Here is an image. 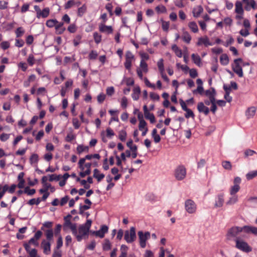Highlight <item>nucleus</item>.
Segmentation results:
<instances>
[{
    "label": "nucleus",
    "mask_w": 257,
    "mask_h": 257,
    "mask_svg": "<svg viewBox=\"0 0 257 257\" xmlns=\"http://www.w3.org/2000/svg\"><path fill=\"white\" fill-rule=\"evenodd\" d=\"M48 177L49 181L52 182L53 181H58L61 178V175L56 174H51L49 175Z\"/></svg>",
    "instance_id": "obj_57"
},
{
    "label": "nucleus",
    "mask_w": 257,
    "mask_h": 257,
    "mask_svg": "<svg viewBox=\"0 0 257 257\" xmlns=\"http://www.w3.org/2000/svg\"><path fill=\"white\" fill-rule=\"evenodd\" d=\"M84 202L86 205L80 206V214H82L83 210H87L90 208V206L92 204L91 201L88 199H86L84 200Z\"/></svg>",
    "instance_id": "obj_28"
},
{
    "label": "nucleus",
    "mask_w": 257,
    "mask_h": 257,
    "mask_svg": "<svg viewBox=\"0 0 257 257\" xmlns=\"http://www.w3.org/2000/svg\"><path fill=\"white\" fill-rule=\"evenodd\" d=\"M42 247L43 249V252L45 254H49L51 252V244L48 241L43 240L41 243Z\"/></svg>",
    "instance_id": "obj_17"
},
{
    "label": "nucleus",
    "mask_w": 257,
    "mask_h": 257,
    "mask_svg": "<svg viewBox=\"0 0 257 257\" xmlns=\"http://www.w3.org/2000/svg\"><path fill=\"white\" fill-rule=\"evenodd\" d=\"M50 14V9L49 8H45L40 11V12L36 15L38 19L46 18L49 16Z\"/></svg>",
    "instance_id": "obj_20"
},
{
    "label": "nucleus",
    "mask_w": 257,
    "mask_h": 257,
    "mask_svg": "<svg viewBox=\"0 0 257 257\" xmlns=\"http://www.w3.org/2000/svg\"><path fill=\"white\" fill-rule=\"evenodd\" d=\"M93 38L96 44L99 43L101 41V35L99 34L97 32H94L93 33Z\"/></svg>",
    "instance_id": "obj_59"
},
{
    "label": "nucleus",
    "mask_w": 257,
    "mask_h": 257,
    "mask_svg": "<svg viewBox=\"0 0 257 257\" xmlns=\"http://www.w3.org/2000/svg\"><path fill=\"white\" fill-rule=\"evenodd\" d=\"M235 12L236 14H243L244 11L242 8V4L241 2L237 1L235 4Z\"/></svg>",
    "instance_id": "obj_30"
},
{
    "label": "nucleus",
    "mask_w": 257,
    "mask_h": 257,
    "mask_svg": "<svg viewBox=\"0 0 257 257\" xmlns=\"http://www.w3.org/2000/svg\"><path fill=\"white\" fill-rule=\"evenodd\" d=\"M86 11V6L83 5L78 9L77 14L79 17H82Z\"/></svg>",
    "instance_id": "obj_52"
},
{
    "label": "nucleus",
    "mask_w": 257,
    "mask_h": 257,
    "mask_svg": "<svg viewBox=\"0 0 257 257\" xmlns=\"http://www.w3.org/2000/svg\"><path fill=\"white\" fill-rule=\"evenodd\" d=\"M15 33L17 38H19L23 35L25 30L22 27H19L16 29Z\"/></svg>",
    "instance_id": "obj_51"
},
{
    "label": "nucleus",
    "mask_w": 257,
    "mask_h": 257,
    "mask_svg": "<svg viewBox=\"0 0 257 257\" xmlns=\"http://www.w3.org/2000/svg\"><path fill=\"white\" fill-rule=\"evenodd\" d=\"M93 158H95L97 160H99L100 158V156L98 154H95L93 155L91 154V155H87L85 156V157L82 158V159H85V160H90Z\"/></svg>",
    "instance_id": "obj_46"
},
{
    "label": "nucleus",
    "mask_w": 257,
    "mask_h": 257,
    "mask_svg": "<svg viewBox=\"0 0 257 257\" xmlns=\"http://www.w3.org/2000/svg\"><path fill=\"white\" fill-rule=\"evenodd\" d=\"M192 59L193 62L198 66L200 67L202 65L201 59L198 54H192L191 55Z\"/></svg>",
    "instance_id": "obj_29"
},
{
    "label": "nucleus",
    "mask_w": 257,
    "mask_h": 257,
    "mask_svg": "<svg viewBox=\"0 0 257 257\" xmlns=\"http://www.w3.org/2000/svg\"><path fill=\"white\" fill-rule=\"evenodd\" d=\"M243 230L246 233L251 232L254 235H257V227H256L246 225V226H243Z\"/></svg>",
    "instance_id": "obj_25"
},
{
    "label": "nucleus",
    "mask_w": 257,
    "mask_h": 257,
    "mask_svg": "<svg viewBox=\"0 0 257 257\" xmlns=\"http://www.w3.org/2000/svg\"><path fill=\"white\" fill-rule=\"evenodd\" d=\"M77 153L79 154L82 153L83 152H88L89 151V147L88 146H84L82 145H79L76 148Z\"/></svg>",
    "instance_id": "obj_34"
},
{
    "label": "nucleus",
    "mask_w": 257,
    "mask_h": 257,
    "mask_svg": "<svg viewBox=\"0 0 257 257\" xmlns=\"http://www.w3.org/2000/svg\"><path fill=\"white\" fill-rule=\"evenodd\" d=\"M224 195L223 193L218 194L216 196L214 203L215 207H221L223 206L224 203Z\"/></svg>",
    "instance_id": "obj_16"
},
{
    "label": "nucleus",
    "mask_w": 257,
    "mask_h": 257,
    "mask_svg": "<svg viewBox=\"0 0 257 257\" xmlns=\"http://www.w3.org/2000/svg\"><path fill=\"white\" fill-rule=\"evenodd\" d=\"M185 209L187 212L189 214H194L197 210V205L196 203L191 199H187L185 201Z\"/></svg>",
    "instance_id": "obj_7"
},
{
    "label": "nucleus",
    "mask_w": 257,
    "mask_h": 257,
    "mask_svg": "<svg viewBox=\"0 0 257 257\" xmlns=\"http://www.w3.org/2000/svg\"><path fill=\"white\" fill-rule=\"evenodd\" d=\"M242 62L241 58L236 59L234 60L233 63L232 64V69L233 71L238 75L239 77H243V71L240 63Z\"/></svg>",
    "instance_id": "obj_6"
},
{
    "label": "nucleus",
    "mask_w": 257,
    "mask_h": 257,
    "mask_svg": "<svg viewBox=\"0 0 257 257\" xmlns=\"http://www.w3.org/2000/svg\"><path fill=\"white\" fill-rule=\"evenodd\" d=\"M144 115H145V117H146V118L150 120V122L152 123H153L155 122V120H156L155 117L153 113H150V112H148L145 113L144 114Z\"/></svg>",
    "instance_id": "obj_43"
},
{
    "label": "nucleus",
    "mask_w": 257,
    "mask_h": 257,
    "mask_svg": "<svg viewBox=\"0 0 257 257\" xmlns=\"http://www.w3.org/2000/svg\"><path fill=\"white\" fill-rule=\"evenodd\" d=\"M205 95L208 97L210 101L215 100L216 92L213 88L207 90L205 91Z\"/></svg>",
    "instance_id": "obj_19"
},
{
    "label": "nucleus",
    "mask_w": 257,
    "mask_h": 257,
    "mask_svg": "<svg viewBox=\"0 0 257 257\" xmlns=\"http://www.w3.org/2000/svg\"><path fill=\"white\" fill-rule=\"evenodd\" d=\"M222 167L226 170H231L232 169V165L230 162L228 161H223L222 162Z\"/></svg>",
    "instance_id": "obj_41"
},
{
    "label": "nucleus",
    "mask_w": 257,
    "mask_h": 257,
    "mask_svg": "<svg viewBox=\"0 0 257 257\" xmlns=\"http://www.w3.org/2000/svg\"><path fill=\"white\" fill-rule=\"evenodd\" d=\"M239 189H240L239 185H233L230 188L229 193L230 195H236V193L239 191Z\"/></svg>",
    "instance_id": "obj_40"
},
{
    "label": "nucleus",
    "mask_w": 257,
    "mask_h": 257,
    "mask_svg": "<svg viewBox=\"0 0 257 257\" xmlns=\"http://www.w3.org/2000/svg\"><path fill=\"white\" fill-rule=\"evenodd\" d=\"M235 246L238 249L246 252L251 251V248L248 245L247 242L243 240L237 238L235 239Z\"/></svg>",
    "instance_id": "obj_8"
},
{
    "label": "nucleus",
    "mask_w": 257,
    "mask_h": 257,
    "mask_svg": "<svg viewBox=\"0 0 257 257\" xmlns=\"http://www.w3.org/2000/svg\"><path fill=\"white\" fill-rule=\"evenodd\" d=\"M114 136V133L113 130L110 128L108 127L106 130V132H102L101 133V137L102 140L103 142H106L107 141L106 138H108L109 139H111Z\"/></svg>",
    "instance_id": "obj_12"
},
{
    "label": "nucleus",
    "mask_w": 257,
    "mask_h": 257,
    "mask_svg": "<svg viewBox=\"0 0 257 257\" xmlns=\"http://www.w3.org/2000/svg\"><path fill=\"white\" fill-rule=\"evenodd\" d=\"M28 254L29 255L28 257H40L37 253V250L35 248H33Z\"/></svg>",
    "instance_id": "obj_64"
},
{
    "label": "nucleus",
    "mask_w": 257,
    "mask_h": 257,
    "mask_svg": "<svg viewBox=\"0 0 257 257\" xmlns=\"http://www.w3.org/2000/svg\"><path fill=\"white\" fill-rule=\"evenodd\" d=\"M193 94L199 93L201 95L203 94L204 92V88L203 86H197V88L196 89H194L192 91Z\"/></svg>",
    "instance_id": "obj_62"
},
{
    "label": "nucleus",
    "mask_w": 257,
    "mask_h": 257,
    "mask_svg": "<svg viewBox=\"0 0 257 257\" xmlns=\"http://www.w3.org/2000/svg\"><path fill=\"white\" fill-rule=\"evenodd\" d=\"M188 27L191 31L194 33L198 32V28L197 24L194 22H191L188 24Z\"/></svg>",
    "instance_id": "obj_35"
},
{
    "label": "nucleus",
    "mask_w": 257,
    "mask_h": 257,
    "mask_svg": "<svg viewBox=\"0 0 257 257\" xmlns=\"http://www.w3.org/2000/svg\"><path fill=\"white\" fill-rule=\"evenodd\" d=\"M72 216L70 214L64 217V223L63 224V229L65 231L71 230L72 234L76 233L77 224L73 223L71 221Z\"/></svg>",
    "instance_id": "obj_2"
},
{
    "label": "nucleus",
    "mask_w": 257,
    "mask_h": 257,
    "mask_svg": "<svg viewBox=\"0 0 257 257\" xmlns=\"http://www.w3.org/2000/svg\"><path fill=\"white\" fill-rule=\"evenodd\" d=\"M139 244L141 248H144L147 245V241L150 238L151 234L149 231H139L138 232Z\"/></svg>",
    "instance_id": "obj_4"
},
{
    "label": "nucleus",
    "mask_w": 257,
    "mask_h": 257,
    "mask_svg": "<svg viewBox=\"0 0 257 257\" xmlns=\"http://www.w3.org/2000/svg\"><path fill=\"white\" fill-rule=\"evenodd\" d=\"M108 227L105 225L101 226L99 230L93 231L92 233L96 236L103 238L106 233L108 232Z\"/></svg>",
    "instance_id": "obj_15"
},
{
    "label": "nucleus",
    "mask_w": 257,
    "mask_h": 257,
    "mask_svg": "<svg viewBox=\"0 0 257 257\" xmlns=\"http://www.w3.org/2000/svg\"><path fill=\"white\" fill-rule=\"evenodd\" d=\"M257 176V171H253L248 172L246 175V179L247 180H251Z\"/></svg>",
    "instance_id": "obj_55"
},
{
    "label": "nucleus",
    "mask_w": 257,
    "mask_h": 257,
    "mask_svg": "<svg viewBox=\"0 0 257 257\" xmlns=\"http://www.w3.org/2000/svg\"><path fill=\"white\" fill-rule=\"evenodd\" d=\"M197 109L199 112L204 113L206 115H208L209 112V108L205 106L204 104L202 102L198 103Z\"/></svg>",
    "instance_id": "obj_18"
},
{
    "label": "nucleus",
    "mask_w": 257,
    "mask_h": 257,
    "mask_svg": "<svg viewBox=\"0 0 257 257\" xmlns=\"http://www.w3.org/2000/svg\"><path fill=\"white\" fill-rule=\"evenodd\" d=\"M91 224V220L87 219L84 224L79 226L78 229H76V233L73 234L78 241H81L82 239L87 238Z\"/></svg>",
    "instance_id": "obj_1"
},
{
    "label": "nucleus",
    "mask_w": 257,
    "mask_h": 257,
    "mask_svg": "<svg viewBox=\"0 0 257 257\" xmlns=\"http://www.w3.org/2000/svg\"><path fill=\"white\" fill-rule=\"evenodd\" d=\"M256 112V108L254 107H250L246 111V116L248 118L253 117Z\"/></svg>",
    "instance_id": "obj_32"
},
{
    "label": "nucleus",
    "mask_w": 257,
    "mask_h": 257,
    "mask_svg": "<svg viewBox=\"0 0 257 257\" xmlns=\"http://www.w3.org/2000/svg\"><path fill=\"white\" fill-rule=\"evenodd\" d=\"M111 244L109 240L105 239L103 244V249L105 250H109L111 248Z\"/></svg>",
    "instance_id": "obj_49"
},
{
    "label": "nucleus",
    "mask_w": 257,
    "mask_h": 257,
    "mask_svg": "<svg viewBox=\"0 0 257 257\" xmlns=\"http://www.w3.org/2000/svg\"><path fill=\"white\" fill-rule=\"evenodd\" d=\"M124 238L128 243H131L136 240V233L135 227H131L130 230H127L124 232Z\"/></svg>",
    "instance_id": "obj_5"
},
{
    "label": "nucleus",
    "mask_w": 257,
    "mask_h": 257,
    "mask_svg": "<svg viewBox=\"0 0 257 257\" xmlns=\"http://www.w3.org/2000/svg\"><path fill=\"white\" fill-rule=\"evenodd\" d=\"M93 176L96 179L98 182H100L104 178L105 175L104 174L101 173L97 169H95L93 170Z\"/></svg>",
    "instance_id": "obj_23"
},
{
    "label": "nucleus",
    "mask_w": 257,
    "mask_h": 257,
    "mask_svg": "<svg viewBox=\"0 0 257 257\" xmlns=\"http://www.w3.org/2000/svg\"><path fill=\"white\" fill-rule=\"evenodd\" d=\"M127 146L130 148L131 151H137L138 147L136 145L133 144L132 140H130L126 143Z\"/></svg>",
    "instance_id": "obj_47"
},
{
    "label": "nucleus",
    "mask_w": 257,
    "mask_h": 257,
    "mask_svg": "<svg viewBox=\"0 0 257 257\" xmlns=\"http://www.w3.org/2000/svg\"><path fill=\"white\" fill-rule=\"evenodd\" d=\"M126 136H127V134L125 130H122L119 132L118 138L120 141H121L122 142L125 141Z\"/></svg>",
    "instance_id": "obj_44"
},
{
    "label": "nucleus",
    "mask_w": 257,
    "mask_h": 257,
    "mask_svg": "<svg viewBox=\"0 0 257 257\" xmlns=\"http://www.w3.org/2000/svg\"><path fill=\"white\" fill-rule=\"evenodd\" d=\"M172 49L175 52L177 56H178L179 58L182 57V50L176 45H173L172 46Z\"/></svg>",
    "instance_id": "obj_37"
},
{
    "label": "nucleus",
    "mask_w": 257,
    "mask_h": 257,
    "mask_svg": "<svg viewBox=\"0 0 257 257\" xmlns=\"http://www.w3.org/2000/svg\"><path fill=\"white\" fill-rule=\"evenodd\" d=\"M45 234L46 238L49 241L52 240L53 237V231L52 229H51L47 230Z\"/></svg>",
    "instance_id": "obj_54"
},
{
    "label": "nucleus",
    "mask_w": 257,
    "mask_h": 257,
    "mask_svg": "<svg viewBox=\"0 0 257 257\" xmlns=\"http://www.w3.org/2000/svg\"><path fill=\"white\" fill-rule=\"evenodd\" d=\"M157 66L160 73L165 71L163 59L161 58L158 60L157 62Z\"/></svg>",
    "instance_id": "obj_42"
},
{
    "label": "nucleus",
    "mask_w": 257,
    "mask_h": 257,
    "mask_svg": "<svg viewBox=\"0 0 257 257\" xmlns=\"http://www.w3.org/2000/svg\"><path fill=\"white\" fill-rule=\"evenodd\" d=\"M220 61L222 65H227L229 63V58L227 54H222L220 57Z\"/></svg>",
    "instance_id": "obj_33"
},
{
    "label": "nucleus",
    "mask_w": 257,
    "mask_h": 257,
    "mask_svg": "<svg viewBox=\"0 0 257 257\" xmlns=\"http://www.w3.org/2000/svg\"><path fill=\"white\" fill-rule=\"evenodd\" d=\"M196 45L198 46L204 45L205 47L213 45V43L210 42L209 39L206 36L200 37L198 39Z\"/></svg>",
    "instance_id": "obj_13"
},
{
    "label": "nucleus",
    "mask_w": 257,
    "mask_h": 257,
    "mask_svg": "<svg viewBox=\"0 0 257 257\" xmlns=\"http://www.w3.org/2000/svg\"><path fill=\"white\" fill-rule=\"evenodd\" d=\"M243 230V227H239L237 226H234L230 228L227 233V236L228 239H231L232 237L236 236L239 233L241 232Z\"/></svg>",
    "instance_id": "obj_10"
},
{
    "label": "nucleus",
    "mask_w": 257,
    "mask_h": 257,
    "mask_svg": "<svg viewBox=\"0 0 257 257\" xmlns=\"http://www.w3.org/2000/svg\"><path fill=\"white\" fill-rule=\"evenodd\" d=\"M182 38L183 40L187 44L190 43L191 40L190 35L187 31L183 32Z\"/></svg>",
    "instance_id": "obj_36"
},
{
    "label": "nucleus",
    "mask_w": 257,
    "mask_h": 257,
    "mask_svg": "<svg viewBox=\"0 0 257 257\" xmlns=\"http://www.w3.org/2000/svg\"><path fill=\"white\" fill-rule=\"evenodd\" d=\"M24 193L27 194L28 195H33L36 193V190L34 189H30L29 187H26L24 190Z\"/></svg>",
    "instance_id": "obj_50"
},
{
    "label": "nucleus",
    "mask_w": 257,
    "mask_h": 257,
    "mask_svg": "<svg viewBox=\"0 0 257 257\" xmlns=\"http://www.w3.org/2000/svg\"><path fill=\"white\" fill-rule=\"evenodd\" d=\"M231 196L229 198L226 202L228 205H232L236 203L238 201V197L236 195H231Z\"/></svg>",
    "instance_id": "obj_26"
},
{
    "label": "nucleus",
    "mask_w": 257,
    "mask_h": 257,
    "mask_svg": "<svg viewBox=\"0 0 257 257\" xmlns=\"http://www.w3.org/2000/svg\"><path fill=\"white\" fill-rule=\"evenodd\" d=\"M99 31L106 35H109L113 32V28L111 26H106L104 23L99 24L98 26Z\"/></svg>",
    "instance_id": "obj_14"
},
{
    "label": "nucleus",
    "mask_w": 257,
    "mask_h": 257,
    "mask_svg": "<svg viewBox=\"0 0 257 257\" xmlns=\"http://www.w3.org/2000/svg\"><path fill=\"white\" fill-rule=\"evenodd\" d=\"M57 20L56 19H50L47 21L46 25L49 28L55 27L57 23Z\"/></svg>",
    "instance_id": "obj_45"
},
{
    "label": "nucleus",
    "mask_w": 257,
    "mask_h": 257,
    "mask_svg": "<svg viewBox=\"0 0 257 257\" xmlns=\"http://www.w3.org/2000/svg\"><path fill=\"white\" fill-rule=\"evenodd\" d=\"M141 89L139 86H136L133 90L132 97L134 100H138L140 97Z\"/></svg>",
    "instance_id": "obj_22"
},
{
    "label": "nucleus",
    "mask_w": 257,
    "mask_h": 257,
    "mask_svg": "<svg viewBox=\"0 0 257 257\" xmlns=\"http://www.w3.org/2000/svg\"><path fill=\"white\" fill-rule=\"evenodd\" d=\"M128 247L124 244H122L120 246L121 253L118 257H126Z\"/></svg>",
    "instance_id": "obj_38"
},
{
    "label": "nucleus",
    "mask_w": 257,
    "mask_h": 257,
    "mask_svg": "<svg viewBox=\"0 0 257 257\" xmlns=\"http://www.w3.org/2000/svg\"><path fill=\"white\" fill-rule=\"evenodd\" d=\"M187 175V170L184 165H179L176 167L174 171V176L178 181L184 180Z\"/></svg>",
    "instance_id": "obj_3"
},
{
    "label": "nucleus",
    "mask_w": 257,
    "mask_h": 257,
    "mask_svg": "<svg viewBox=\"0 0 257 257\" xmlns=\"http://www.w3.org/2000/svg\"><path fill=\"white\" fill-rule=\"evenodd\" d=\"M63 22H59L57 21V24L55 26L56 32L58 34H62L66 30L65 28L63 26Z\"/></svg>",
    "instance_id": "obj_21"
},
{
    "label": "nucleus",
    "mask_w": 257,
    "mask_h": 257,
    "mask_svg": "<svg viewBox=\"0 0 257 257\" xmlns=\"http://www.w3.org/2000/svg\"><path fill=\"white\" fill-rule=\"evenodd\" d=\"M138 69L146 73L148 71V64L146 62L141 61L140 67Z\"/></svg>",
    "instance_id": "obj_39"
},
{
    "label": "nucleus",
    "mask_w": 257,
    "mask_h": 257,
    "mask_svg": "<svg viewBox=\"0 0 257 257\" xmlns=\"http://www.w3.org/2000/svg\"><path fill=\"white\" fill-rule=\"evenodd\" d=\"M85 159L81 158L78 162V166L81 171H85L90 174L91 173V166L92 164L91 163L85 162Z\"/></svg>",
    "instance_id": "obj_11"
},
{
    "label": "nucleus",
    "mask_w": 257,
    "mask_h": 257,
    "mask_svg": "<svg viewBox=\"0 0 257 257\" xmlns=\"http://www.w3.org/2000/svg\"><path fill=\"white\" fill-rule=\"evenodd\" d=\"M81 5V2L78 1L70 0L65 4L64 7L65 9H69L73 6H79Z\"/></svg>",
    "instance_id": "obj_24"
},
{
    "label": "nucleus",
    "mask_w": 257,
    "mask_h": 257,
    "mask_svg": "<svg viewBox=\"0 0 257 257\" xmlns=\"http://www.w3.org/2000/svg\"><path fill=\"white\" fill-rule=\"evenodd\" d=\"M176 67L178 69H181L185 72L189 70V68L187 65H182L179 63L176 64Z\"/></svg>",
    "instance_id": "obj_61"
},
{
    "label": "nucleus",
    "mask_w": 257,
    "mask_h": 257,
    "mask_svg": "<svg viewBox=\"0 0 257 257\" xmlns=\"http://www.w3.org/2000/svg\"><path fill=\"white\" fill-rule=\"evenodd\" d=\"M134 55L131 51H127L125 53V61L124 63L125 68L130 70L131 69L132 63L135 61Z\"/></svg>",
    "instance_id": "obj_9"
},
{
    "label": "nucleus",
    "mask_w": 257,
    "mask_h": 257,
    "mask_svg": "<svg viewBox=\"0 0 257 257\" xmlns=\"http://www.w3.org/2000/svg\"><path fill=\"white\" fill-rule=\"evenodd\" d=\"M161 22H162V27L163 30L164 31H168L169 28V26H170L169 22H166V21H165L163 20H161Z\"/></svg>",
    "instance_id": "obj_60"
},
{
    "label": "nucleus",
    "mask_w": 257,
    "mask_h": 257,
    "mask_svg": "<svg viewBox=\"0 0 257 257\" xmlns=\"http://www.w3.org/2000/svg\"><path fill=\"white\" fill-rule=\"evenodd\" d=\"M39 160L38 155L36 154H33L30 157V161L31 164L37 163Z\"/></svg>",
    "instance_id": "obj_58"
},
{
    "label": "nucleus",
    "mask_w": 257,
    "mask_h": 257,
    "mask_svg": "<svg viewBox=\"0 0 257 257\" xmlns=\"http://www.w3.org/2000/svg\"><path fill=\"white\" fill-rule=\"evenodd\" d=\"M9 3L7 1H0V10H6L8 7Z\"/></svg>",
    "instance_id": "obj_63"
},
{
    "label": "nucleus",
    "mask_w": 257,
    "mask_h": 257,
    "mask_svg": "<svg viewBox=\"0 0 257 257\" xmlns=\"http://www.w3.org/2000/svg\"><path fill=\"white\" fill-rule=\"evenodd\" d=\"M139 129L140 131H142V136H145L146 135L148 128L147 126V123L142 122L141 124H139Z\"/></svg>",
    "instance_id": "obj_27"
},
{
    "label": "nucleus",
    "mask_w": 257,
    "mask_h": 257,
    "mask_svg": "<svg viewBox=\"0 0 257 257\" xmlns=\"http://www.w3.org/2000/svg\"><path fill=\"white\" fill-rule=\"evenodd\" d=\"M203 11V8L201 6H197L193 9V14L194 17H198Z\"/></svg>",
    "instance_id": "obj_31"
},
{
    "label": "nucleus",
    "mask_w": 257,
    "mask_h": 257,
    "mask_svg": "<svg viewBox=\"0 0 257 257\" xmlns=\"http://www.w3.org/2000/svg\"><path fill=\"white\" fill-rule=\"evenodd\" d=\"M41 200L40 198H38L37 199L33 198L30 199L28 203L30 205H33L34 204L38 205L41 202Z\"/></svg>",
    "instance_id": "obj_56"
},
{
    "label": "nucleus",
    "mask_w": 257,
    "mask_h": 257,
    "mask_svg": "<svg viewBox=\"0 0 257 257\" xmlns=\"http://www.w3.org/2000/svg\"><path fill=\"white\" fill-rule=\"evenodd\" d=\"M76 136L73 133L72 131H71L70 133H69L67 136L65 138V141L67 142H70L72 140L75 139Z\"/></svg>",
    "instance_id": "obj_48"
},
{
    "label": "nucleus",
    "mask_w": 257,
    "mask_h": 257,
    "mask_svg": "<svg viewBox=\"0 0 257 257\" xmlns=\"http://www.w3.org/2000/svg\"><path fill=\"white\" fill-rule=\"evenodd\" d=\"M156 10L158 13H166L167 9L163 5H159L156 7Z\"/></svg>",
    "instance_id": "obj_53"
}]
</instances>
